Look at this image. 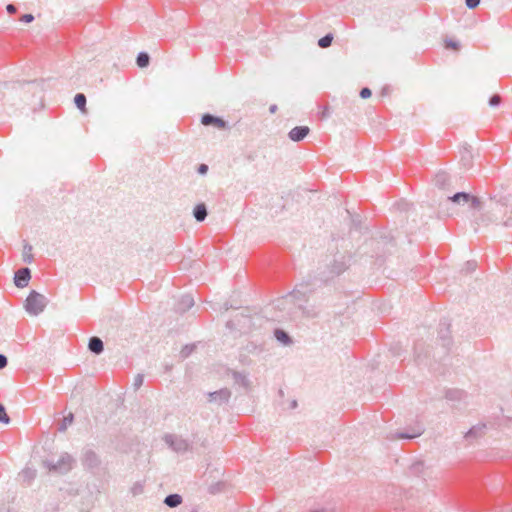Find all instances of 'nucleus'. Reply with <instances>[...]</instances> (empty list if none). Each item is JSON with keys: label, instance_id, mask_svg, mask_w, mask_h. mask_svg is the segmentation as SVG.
Wrapping results in <instances>:
<instances>
[{"label": "nucleus", "instance_id": "f8f14e48", "mask_svg": "<svg viewBox=\"0 0 512 512\" xmlns=\"http://www.w3.org/2000/svg\"><path fill=\"white\" fill-rule=\"evenodd\" d=\"M98 457L95 452L88 450L84 454L83 464L89 468H93L98 465Z\"/></svg>", "mask_w": 512, "mask_h": 512}, {"label": "nucleus", "instance_id": "412c9836", "mask_svg": "<svg viewBox=\"0 0 512 512\" xmlns=\"http://www.w3.org/2000/svg\"><path fill=\"white\" fill-rule=\"evenodd\" d=\"M23 261L29 264L33 261L32 246L27 243L23 246Z\"/></svg>", "mask_w": 512, "mask_h": 512}, {"label": "nucleus", "instance_id": "f03ea898", "mask_svg": "<svg viewBox=\"0 0 512 512\" xmlns=\"http://www.w3.org/2000/svg\"><path fill=\"white\" fill-rule=\"evenodd\" d=\"M310 292L311 290H309L308 285L301 283L297 285L290 294L280 300L277 306L280 308L281 305L284 306L289 303H294L298 305L299 309L304 310L302 303L306 301L307 294Z\"/></svg>", "mask_w": 512, "mask_h": 512}, {"label": "nucleus", "instance_id": "72a5a7b5", "mask_svg": "<svg viewBox=\"0 0 512 512\" xmlns=\"http://www.w3.org/2000/svg\"><path fill=\"white\" fill-rule=\"evenodd\" d=\"M481 0H465V4L469 9H475L480 4Z\"/></svg>", "mask_w": 512, "mask_h": 512}, {"label": "nucleus", "instance_id": "4be33fe9", "mask_svg": "<svg viewBox=\"0 0 512 512\" xmlns=\"http://www.w3.org/2000/svg\"><path fill=\"white\" fill-rule=\"evenodd\" d=\"M422 433H423L422 426H417V428L414 429L412 433H410V434L409 433H398L397 437L405 438V439H412V438L420 436Z\"/></svg>", "mask_w": 512, "mask_h": 512}, {"label": "nucleus", "instance_id": "c9c22d12", "mask_svg": "<svg viewBox=\"0 0 512 512\" xmlns=\"http://www.w3.org/2000/svg\"><path fill=\"white\" fill-rule=\"evenodd\" d=\"M476 262L468 261L465 265L467 272H473L476 269Z\"/></svg>", "mask_w": 512, "mask_h": 512}, {"label": "nucleus", "instance_id": "c756f323", "mask_svg": "<svg viewBox=\"0 0 512 512\" xmlns=\"http://www.w3.org/2000/svg\"><path fill=\"white\" fill-rule=\"evenodd\" d=\"M346 269V266L344 263H335L334 266H333V273L336 274V275H339L341 274L342 272H344Z\"/></svg>", "mask_w": 512, "mask_h": 512}, {"label": "nucleus", "instance_id": "6ab92c4d", "mask_svg": "<svg viewBox=\"0 0 512 512\" xmlns=\"http://www.w3.org/2000/svg\"><path fill=\"white\" fill-rule=\"evenodd\" d=\"M86 102H87V99H86V96L83 94V93H77L74 97V104L76 105V107L84 112L85 109H86Z\"/></svg>", "mask_w": 512, "mask_h": 512}, {"label": "nucleus", "instance_id": "5701e85b", "mask_svg": "<svg viewBox=\"0 0 512 512\" xmlns=\"http://www.w3.org/2000/svg\"><path fill=\"white\" fill-rule=\"evenodd\" d=\"M333 35L331 33L326 34L318 40V45L321 48H327L332 44Z\"/></svg>", "mask_w": 512, "mask_h": 512}, {"label": "nucleus", "instance_id": "f3484780", "mask_svg": "<svg viewBox=\"0 0 512 512\" xmlns=\"http://www.w3.org/2000/svg\"><path fill=\"white\" fill-rule=\"evenodd\" d=\"M309 131L310 130H290L288 137L294 142H299L308 135Z\"/></svg>", "mask_w": 512, "mask_h": 512}, {"label": "nucleus", "instance_id": "79ce46f5", "mask_svg": "<svg viewBox=\"0 0 512 512\" xmlns=\"http://www.w3.org/2000/svg\"><path fill=\"white\" fill-rule=\"evenodd\" d=\"M328 116H329V111H328V109H327V108H325V110H324V111H323V113H322V118H326V117H328Z\"/></svg>", "mask_w": 512, "mask_h": 512}, {"label": "nucleus", "instance_id": "a211bd4d", "mask_svg": "<svg viewBox=\"0 0 512 512\" xmlns=\"http://www.w3.org/2000/svg\"><path fill=\"white\" fill-rule=\"evenodd\" d=\"M149 63H150V56L148 53H146V52L138 53L137 58H136V64L138 67L145 68L149 65Z\"/></svg>", "mask_w": 512, "mask_h": 512}, {"label": "nucleus", "instance_id": "a18cd8bd", "mask_svg": "<svg viewBox=\"0 0 512 512\" xmlns=\"http://www.w3.org/2000/svg\"><path fill=\"white\" fill-rule=\"evenodd\" d=\"M419 466H420V464H415V465L413 466V470H414V471H417Z\"/></svg>", "mask_w": 512, "mask_h": 512}, {"label": "nucleus", "instance_id": "ddd939ff", "mask_svg": "<svg viewBox=\"0 0 512 512\" xmlns=\"http://www.w3.org/2000/svg\"><path fill=\"white\" fill-rule=\"evenodd\" d=\"M449 181L450 176L444 171L438 172L434 177V184L439 188H445Z\"/></svg>", "mask_w": 512, "mask_h": 512}, {"label": "nucleus", "instance_id": "49530a36", "mask_svg": "<svg viewBox=\"0 0 512 512\" xmlns=\"http://www.w3.org/2000/svg\"><path fill=\"white\" fill-rule=\"evenodd\" d=\"M294 128L302 129V128H308V127L307 126H295Z\"/></svg>", "mask_w": 512, "mask_h": 512}, {"label": "nucleus", "instance_id": "423d86ee", "mask_svg": "<svg viewBox=\"0 0 512 512\" xmlns=\"http://www.w3.org/2000/svg\"><path fill=\"white\" fill-rule=\"evenodd\" d=\"M31 278L30 269L25 267L19 269L14 276V283L19 288H24L28 285Z\"/></svg>", "mask_w": 512, "mask_h": 512}, {"label": "nucleus", "instance_id": "4468645a", "mask_svg": "<svg viewBox=\"0 0 512 512\" xmlns=\"http://www.w3.org/2000/svg\"><path fill=\"white\" fill-rule=\"evenodd\" d=\"M193 216L198 222H202L207 217V208L205 204L201 203L195 206L193 210Z\"/></svg>", "mask_w": 512, "mask_h": 512}, {"label": "nucleus", "instance_id": "09e8293b", "mask_svg": "<svg viewBox=\"0 0 512 512\" xmlns=\"http://www.w3.org/2000/svg\"><path fill=\"white\" fill-rule=\"evenodd\" d=\"M227 326H228L229 328H231V327H232L231 322H227Z\"/></svg>", "mask_w": 512, "mask_h": 512}, {"label": "nucleus", "instance_id": "aec40b11", "mask_svg": "<svg viewBox=\"0 0 512 512\" xmlns=\"http://www.w3.org/2000/svg\"><path fill=\"white\" fill-rule=\"evenodd\" d=\"M274 335L275 338L284 345H288L291 343L289 335L281 329H276Z\"/></svg>", "mask_w": 512, "mask_h": 512}, {"label": "nucleus", "instance_id": "bb28decb", "mask_svg": "<svg viewBox=\"0 0 512 512\" xmlns=\"http://www.w3.org/2000/svg\"><path fill=\"white\" fill-rule=\"evenodd\" d=\"M0 422L4 424H8L10 422V418L7 415L5 408L2 404H0Z\"/></svg>", "mask_w": 512, "mask_h": 512}, {"label": "nucleus", "instance_id": "7c9ffc66", "mask_svg": "<svg viewBox=\"0 0 512 512\" xmlns=\"http://www.w3.org/2000/svg\"><path fill=\"white\" fill-rule=\"evenodd\" d=\"M445 47L446 48H451V49H454V50H458L460 48V44L456 41H453L451 39H448L445 41Z\"/></svg>", "mask_w": 512, "mask_h": 512}, {"label": "nucleus", "instance_id": "f257e3e1", "mask_svg": "<svg viewBox=\"0 0 512 512\" xmlns=\"http://www.w3.org/2000/svg\"><path fill=\"white\" fill-rule=\"evenodd\" d=\"M48 304V299L35 290H32L26 298L25 309L28 314L37 316L41 314Z\"/></svg>", "mask_w": 512, "mask_h": 512}, {"label": "nucleus", "instance_id": "b1692460", "mask_svg": "<svg viewBox=\"0 0 512 512\" xmlns=\"http://www.w3.org/2000/svg\"><path fill=\"white\" fill-rule=\"evenodd\" d=\"M73 419L74 416L72 413H69L67 416H65L61 424L59 425V431L64 432L68 428V426L72 424Z\"/></svg>", "mask_w": 512, "mask_h": 512}, {"label": "nucleus", "instance_id": "c03bdc74", "mask_svg": "<svg viewBox=\"0 0 512 512\" xmlns=\"http://www.w3.org/2000/svg\"><path fill=\"white\" fill-rule=\"evenodd\" d=\"M297 406V402L294 400L292 403H291V407L292 408H295Z\"/></svg>", "mask_w": 512, "mask_h": 512}, {"label": "nucleus", "instance_id": "6e6552de", "mask_svg": "<svg viewBox=\"0 0 512 512\" xmlns=\"http://www.w3.org/2000/svg\"><path fill=\"white\" fill-rule=\"evenodd\" d=\"M208 396L210 402L222 404L228 402L231 396V392L228 389H220L218 391L209 393Z\"/></svg>", "mask_w": 512, "mask_h": 512}, {"label": "nucleus", "instance_id": "a19ab883", "mask_svg": "<svg viewBox=\"0 0 512 512\" xmlns=\"http://www.w3.org/2000/svg\"><path fill=\"white\" fill-rule=\"evenodd\" d=\"M23 474H24L26 477H29V478H33V477H34V475H35L34 471H32V470H28V469H27V470H24V471H23Z\"/></svg>", "mask_w": 512, "mask_h": 512}, {"label": "nucleus", "instance_id": "0eeeda50", "mask_svg": "<svg viewBox=\"0 0 512 512\" xmlns=\"http://www.w3.org/2000/svg\"><path fill=\"white\" fill-rule=\"evenodd\" d=\"M201 124L204 126H217L218 128H226L227 122L222 118L206 113L201 117Z\"/></svg>", "mask_w": 512, "mask_h": 512}, {"label": "nucleus", "instance_id": "1a4fd4ad", "mask_svg": "<svg viewBox=\"0 0 512 512\" xmlns=\"http://www.w3.org/2000/svg\"><path fill=\"white\" fill-rule=\"evenodd\" d=\"M485 428H486L485 424L474 425L465 433L464 438L468 442H471V441L477 439L478 437H481L484 434Z\"/></svg>", "mask_w": 512, "mask_h": 512}, {"label": "nucleus", "instance_id": "c85d7f7f", "mask_svg": "<svg viewBox=\"0 0 512 512\" xmlns=\"http://www.w3.org/2000/svg\"><path fill=\"white\" fill-rule=\"evenodd\" d=\"M235 380L237 383L242 384L244 387H247L249 385L248 378L240 373L235 374Z\"/></svg>", "mask_w": 512, "mask_h": 512}, {"label": "nucleus", "instance_id": "a878e982", "mask_svg": "<svg viewBox=\"0 0 512 512\" xmlns=\"http://www.w3.org/2000/svg\"><path fill=\"white\" fill-rule=\"evenodd\" d=\"M506 213H507V215L501 221V224L506 227L512 228V208L509 211H507Z\"/></svg>", "mask_w": 512, "mask_h": 512}, {"label": "nucleus", "instance_id": "2f4dec72", "mask_svg": "<svg viewBox=\"0 0 512 512\" xmlns=\"http://www.w3.org/2000/svg\"><path fill=\"white\" fill-rule=\"evenodd\" d=\"M193 349H194L193 346L186 345L185 347L182 348V350L180 352L181 357L182 358L188 357L192 353Z\"/></svg>", "mask_w": 512, "mask_h": 512}, {"label": "nucleus", "instance_id": "dca6fc26", "mask_svg": "<svg viewBox=\"0 0 512 512\" xmlns=\"http://www.w3.org/2000/svg\"><path fill=\"white\" fill-rule=\"evenodd\" d=\"M164 503L171 508H175L182 503V497L179 494H170L166 496Z\"/></svg>", "mask_w": 512, "mask_h": 512}, {"label": "nucleus", "instance_id": "e433bc0d", "mask_svg": "<svg viewBox=\"0 0 512 512\" xmlns=\"http://www.w3.org/2000/svg\"><path fill=\"white\" fill-rule=\"evenodd\" d=\"M34 20V16L32 14H24L22 17H21V21L25 22V23H30Z\"/></svg>", "mask_w": 512, "mask_h": 512}, {"label": "nucleus", "instance_id": "20e7f679", "mask_svg": "<svg viewBox=\"0 0 512 512\" xmlns=\"http://www.w3.org/2000/svg\"><path fill=\"white\" fill-rule=\"evenodd\" d=\"M165 443L175 452L184 453L189 449V443L181 437L175 435H166Z\"/></svg>", "mask_w": 512, "mask_h": 512}, {"label": "nucleus", "instance_id": "7ed1b4c3", "mask_svg": "<svg viewBox=\"0 0 512 512\" xmlns=\"http://www.w3.org/2000/svg\"><path fill=\"white\" fill-rule=\"evenodd\" d=\"M44 464L49 469V471L64 474L72 469L74 459L68 453H62L57 462L46 460Z\"/></svg>", "mask_w": 512, "mask_h": 512}, {"label": "nucleus", "instance_id": "9d476101", "mask_svg": "<svg viewBox=\"0 0 512 512\" xmlns=\"http://www.w3.org/2000/svg\"><path fill=\"white\" fill-rule=\"evenodd\" d=\"M88 348L91 352L99 355L104 350L103 341L99 337H91L88 343Z\"/></svg>", "mask_w": 512, "mask_h": 512}, {"label": "nucleus", "instance_id": "cd10ccee", "mask_svg": "<svg viewBox=\"0 0 512 512\" xmlns=\"http://www.w3.org/2000/svg\"><path fill=\"white\" fill-rule=\"evenodd\" d=\"M501 103V97L498 94H494L489 99V105L493 108L498 107Z\"/></svg>", "mask_w": 512, "mask_h": 512}, {"label": "nucleus", "instance_id": "2eb2a0df", "mask_svg": "<svg viewBox=\"0 0 512 512\" xmlns=\"http://www.w3.org/2000/svg\"><path fill=\"white\" fill-rule=\"evenodd\" d=\"M194 305V299L191 295H183L178 304V309L181 311H186Z\"/></svg>", "mask_w": 512, "mask_h": 512}, {"label": "nucleus", "instance_id": "39448f33", "mask_svg": "<svg viewBox=\"0 0 512 512\" xmlns=\"http://www.w3.org/2000/svg\"><path fill=\"white\" fill-rule=\"evenodd\" d=\"M448 199L455 203H470L472 209H477L480 206V201L477 197H473L465 192L456 193Z\"/></svg>", "mask_w": 512, "mask_h": 512}, {"label": "nucleus", "instance_id": "393cba45", "mask_svg": "<svg viewBox=\"0 0 512 512\" xmlns=\"http://www.w3.org/2000/svg\"><path fill=\"white\" fill-rule=\"evenodd\" d=\"M143 382H144V376L143 374H137L133 380V388L134 390H138L142 385H143Z\"/></svg>", "mask_w": 512, "mask_h": 512}, {"label": "nucleus", "instance_id": "de8ad7c7", "mask_svg": "<svg viewBox=\"0 0 512 512\" xmlns=\"http://www.w3.org/2000/svg\"><path fill=\"white\" fill-rule=\"evenodd\" d=\"M308 316H315V313H309L307 312Z\"/></svg>", "mask_w": 512, "mask_h": 512}, {"label": "nucleus", "instance_id": "58836bf2", "mask_svg": "<svg viewBox=\"0 0 512 512\" xmlns=\"http://www.w3.org/2000/svg\"><path fill=\"white\" fill-rule=\"evenodd\" d=\"M7 357L3 354H0V369H3L7 366Z\"/></svg>", "mask_w": 512, "mask_h": 512}, {"label": "nucleus", "instance_id": "4c0bfd02", "mask_svg": "<svg viewBox=\"0 0 512 512\" xmlns=\"http://www.w3.org/2000/svg\"><path fill=\"white\" fill-rule=\"evenodd\" d=\"M197 171H198L199 174L204 175L208 171V166L206 164H200L198 169H197Z\"/></svg>", "mask_w": 512, "mask_h": 512}, {"label": "nucleus", "instance_id": "f704fd0d", "mask_svg": "<svg viewBox=\"0 0 512 512\" xmlns=\"http://www.w3.org/2000/svg\"><path fill=\"white\" fill-rule=\"evenodd\" d=\"M142 491H143V485H142L141 483H136V484L132 487V493H133L134 495L140 494Z\"/></svg>", "mask_w": 512, "mask_h": 512}, {"label": "nucleus", "instance_id": "37998d69", "mask_svg": "<svg viewBox=\"0 0 512 512\" xmlns=\"http://www.w3.org/2000/svg\"><path fill=\"white\" fill-rule=\"evenodd\" d=\"M271 113H274L277 110V106L275 104L271 105L269 108Z\"/></svg>", "mask_w": 512, "mask_h": 512}, {"label": "nucleus", "instance_id": "ea45409f", "mask_svg": "<svg viewBox=\"0 0 512 512\" xmlns=\"http://www.w3.org/2000/svg\"><path fill=\"white\" fill-rule=\"evenodd\" d=\"M6 10H7V12H8L9 14H14V13H16L17 8H16V6H15V5H13V4H8V5L6 6Z\"/></svg>", "mask_w": 512, "mask_h": 512}, {"label": "nucleus", "instance_id": "9b49d317", "mask_svg": "<svg viewBox=\"0 0 512 512\" xmlns=\"http://www.w3.org/2000/svg\"><path fill=\"white\" fill-rule=\"evenodd\" d=\"M500 212H502V206L499 203H497V202L491 201L488 213H490L492 216L489 217L487 222H486V220L484 218H482L481 221L486 223V224L488 222L498 223V218L496 217V214L500 213Z\"/></svg>", "mask_w": 512, "mask_h": 512}, {"label": "nucleus", "instance_id": "473e14b6", "mask_svg": "<svg viewBox=\"0 0 512 512\" xmlns=\"http://www.w3.org/2000/svg\"><path fill=\"white\" fill-rule=\"evenodd\" d=\"M360 97L363 99H367L372 95V91L368 87H364L360 90Z\"/></svg>", "mask_w": 512, "mask_h": 512}]
</instances>
